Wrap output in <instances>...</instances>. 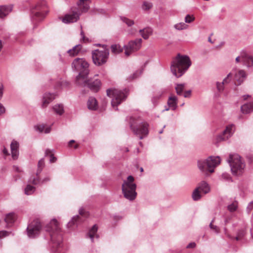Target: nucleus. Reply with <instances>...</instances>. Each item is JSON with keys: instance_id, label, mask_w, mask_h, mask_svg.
I'll return each mask as SVG.
<instances>
[{"instance_id": "obj_5", "label": "nucleus", "mask_w": 253, "mask_h": 253, "mask_svg": "<svg viewBox=\"0 0 253 253\" xmlns=\"http://www.w3.org/2000/svg\"><path fill=\"white\" fill-rule=\"evenodd\" d=\"M220 163L219 157L210 156L206 160L198 161L197 165L201 171L207 173L208 172L212 173L214 168Z\"/></svg>"}, {"instance_id": "obj_46", "label": "nucleus", "mask_w": 253, "mask_h": 253, "mask_svg": "<svg viewBox=\"0 0 253 253\" xmlns=\"http://www.w3.org/2000/svg\"><path fill=\"white\" fill-rule=\"evenodd\" d=\"M245 235V231L243 230H240L237 233V236L236 237V240H240Z\"/></svg>"}, {"instance_id": "obj_2", "label": "nucleus", "mask_w": 253, "mask_h": 253, "mask_svg": "<svg viewBox=\"0 0 253 253\" xmlns=\"http://www.w3.org/2000/svg\"><path fill=\"white\" fill-rule=\"evenodd\" d=\"M90 0H79L77 4L78 7H72L70 11L62 18V21L65 24L77 22L81 13L86 12L89 8Z\"/></svg>"}, {"instance_id": "obj_19", "label": "nucleus", "mask_w": 253, "mask_h": 253, "mask_svg": "<svg viewBox=\"0 0 253 253\" xmlns=\"http://www.w3.org/2000/svg\"><path fill=\"white\" fill-rule=\"evenodd\" d=\"M19 143L15 140H13L10 144L11 156L13 160H16L19 155Z\"/></svg>"}, {"instance_id": "obj_49", "label": "nucleus", "mask_w": 253, "mask_h": 253, "mask_svg": "<svg viewBox=\"0 0 253 253\" xmlns=\"http://www.w3.org/2000/svg\"><path fill=\"white\" fill-rule=\"evenodd\" d=\"M10 234V232L6 231H0V239L2 237L8 236Z\"/></svg>"}, {"instance_id": "obj_47", "label": "nucleus", "mask_w": 253, "mask_h": 253, "mask_svg": "<svg viewBox=\"0 0 253 253\" xmlns=\"http://www.w3.org/2000/svg\"><path fill=\"white\" fill-rule=\"evenodd\" d=\"M44 125L43 124L35 126V129L40 132L44 131Z\"/></svg>"}, {"instance_id": "obj_15", "label": "nucleus", "mask_w": 253, "mask_h": 253, "mask_svg": "<svg viewBox=\"0 0 253 253\" xmlns=\"http://www.w3.org/2000/svg\"><path fill=\"white\" fill-rule=\"evenodd\" d=\"M235 130V126L233 125H230L226 126V129L222 133L217 135L216 140L218 142L227 140L233 134Z\"/></svg>"}, {"instance_id": "obj_64", "label": "nucleus", "mask_w": 253, "mask_h": 253, "mask_svg": "<svg viewBox=\"0 0 253 253\" xmlns=\"http://www.w3.org/2000/svg\"><path fill=\"white\" fill-rule=\"evenodd\" d=\"M75 142V140H70L69 142V144H68V145L71 147V144L72 143H74Z\"/></svg>"}, {"instance_id": "obj_31", "label": "nucleus", "mask_w": 253, "mask_h": 253, "mask_svg": "<svg viewBox=\"0 0 253 253\" xmlns=\"http://www.w3.org/2000/svg\"><path fill=\"white\" fill-rule=\"evenodd\" d=\"M81 45L80 44L76 45L74 46L72 49H69L68 50V53L72 56H74L79 53V52L81 50Z\"/></svg>"}, {"instance_id": "obj_17", "label": "nucleus", "mask_w": 253, "mask_h": 253, "mask_svg": "<svg viewBox=\"0 0 253 253\" xmlns=\"http://www.w3.org/2000/svg\"><path fill=\"white\" fill-rule=\"evenodd\" d=\"M101 82L98 79H88L87 86L94 92H97L100 89Z\"/></svg>"}, {"instance_id": "obj_63", "label": "nucleus", "mask_w": 253, "mask_h": 253, "mask_svg": "<svg viewBox=\"0 0 253 253\" xmlns=\"http://www.w3.org/2000/svg\"><path fill=\"white\" fill-rule=\"evenodd\" d=\"M222 177H224V178H226V179L229 178V176L226 174H223Z\"/></svg>"}, {"instance_id": "obj_41", "label": "nucleus", "mask_w": 253, "mask_h": 253, "mask_svg": "<svg viewBox=\"0 0 253 253\" xmlns=\"http://www.w3.org/2000/svg\"><path fill=\"white\" fill-rule=\"evenodd\" d=\"M194 19L195 17L193 15L187 14L185 17L184 21L185 23H190L192 22Z\"/></svg>"}, {"instance_id": "obj_12", "label": "nucleus", "mask_w": 253, "mask_h": 253, "mask_svg": "<svg viewBox=\"0 0 253 253\" xmlns=\"http://www.w3.org/2000/svg\"><path fill=\"white\" fill-rule=\"evenodd\" d=\"M79 211L80 215H77L72 217L67 225L68 228H74V226L77 227L88 216V213L86 212L83 208L80 209Z\"/></svg>"}, {"instance_id": "obj_61", "label": "nucleus", "mask_w": 253, "mask_h": 253, "mask_svg": "<svg viewBox=\"0 0 253 253\" xmlns=\"http://www.w3.org/2000/svg\"><path fill=\"white\" fill-rule=\"evenodd\" d=\"M13 168L14 170H15L16 171H17L18 172H20V170L17 166H13Z\"/></svg>"}, {"instance_id": "obj_38", "label": "nucleus", "mask_w": 253, "mask_h": 253, "mask_svg": "<svg viewBox=\"0 0 253 253\" xmlns=\"http://www.w3.org/2000/svg\"><path fill=\"white\" fill-rule=\"evenodd\" d=\"M44 167V162L43 159H41L38 162V169L37 170V176L41 173Z\"/></svg>"}, {"instance_id": "obj_60", "label": "nucleus", "mask_w": 253, "mask_h": 253, "mask_svg": "<svg viewBox=\"0 0 253 253\" xmlns=\"http://www.w3.org/2000/svg\"><path fill=\"white\" fill-rule=\"evenodd\" d=\"M2 152L5 155H6V156L9 155L8 150L5 147L3 148V149L2 150Z\"/></svg>"}, {"instance_id": "obj_3", "label": "nucleus", "mask_w": 253, "mask_h": 253, "mask_svg": "<svg viewBox=\"0 0 253 253\" xmlns=\"http://www.w3.org/2000/svg\"><path fill=\"white\" fill-rule=\"evenodd\" d=\"M191 65L190 58L187 55L178 54L171 62L170 70L176 78L181 77Z\"/></svg>"}, {"instance_id": "obj_43", "label": "nucleus", "mask_w": 253, "mask_h": 253, "mask_svg": "<svg viewBox=\"0 0 253 253\" xmlns=\"http://www.w3.org/2000/svg\"><path fill=\"white\" fill-rule=\"evenodd\" d=\"M237 208V204L236 202H234L228 206V210L231 212L234 211H236Z\"/></svg>"}, {"instance_id": "obj_9", "label": "nucleus", "mask_w": 253, "mask_h": 253, "mask_svg": "<svg viewBox=\"0 0 253 253\" xmlns=\"http://www.w3.org/2000/svg\"><path fill=\"white\" fill-rule=\"evenodd\" d=\"M46 3L44 0L40 1L31 10V19L33 22L42 20L48 12Z\"/></svg>"}, {"instance_id": "obj_39", "label": "nucleus", "mask_w": 253, "mask_h": 253, "mask_svg": "<svg viewBox=\"0 0 253 253\" xmlns=\"http://www.w3.org/2000/svg\"><path fill=\"white\" fill-rule=\"evenodd\" d=\"M174 27L177 30H182L187 29L188 26L183 22H180L175 24Z\"/></svg>"}, {"instance_id": "obj_45", "label": "nucleus", "mask_w": 253, "mask_h": 253, "mask_svg": "<svg viewBox=\"0 0 253 253\" xmlns=\"http://www.w3.org/2000/svg\"><path fill=\"white\" fill-rule=\"evenodd\" d=\"M224 84L220 82H216V88L218 91H222L224 89Z\"/></svg>"}, {"instance_id": "obj_23", "label": "nucleus", "mask_w": 253, "mask_h": 253, "mask_svg": "<svg viewBox=\"0 0 253 253\" xmlns=\"http://www.w3.org/2000/svg\"><path fill=\"white\" fill-rule=\"evenodd\" d=\"M12 10L10 6L2 5L0 6V18H2L7 16Z\"/></svg>"}, {"instance_id": "obj_21", "label": "nucleus", "mask_w": 253, "mask_h": 253, "mask_svg": "<svg viewBox=\"0 0 253 253\" xmlns=\"http://www.w3.org/2000/svg\"><path fill=\"white\" fill-rule=\"evenodd\" d=\"M246 77V74L243 70H239L235 75V79L238 83V85L241 84L244 82Z\"/></svg>"}, {"instance_id": "obj_28", "label": "nucleus", "mask_w": 253, "mask_h": 253, "mask_svg": "<svg viewBox=\"0 0 253 253\" xmlns=\"http://www.w3.org/2000/svg\"><path fill=\"white\" fill-rule=\"evenodd\" d=\"M16 219V215L14 212H10L8 213L5 218L4 220L7 224H12L14 222Z\"/></svg>"}, {"instance_id": "obj_16", "label": "nucleus", "mask_w": 253, "mask_h": 253, "mask_svg": "<svg viewBox=\"0 0 253 253\" xmlns=\"http://www.w3.org/2000/svg\"><path fill=\"white\" fill-rule=\"evenodd\" d=\"M88 74V71H85V73L80 72L79 75L76 78L77 84L82 86H87Z\"/></svg>"}, {"instance_id": "obj_48", "label": "nucleus", "mask_w": 253, "mask_h": 253, "mask_svg": "<svg viewBox=\"0 0 253 253\" xmlns=\"http://www.w3.org/2000/svg\"><path fill=\"white\" fill-rule=\"evenodd\" d=\"M231 73H229L227 75V77L223 80V82L222 83L224 84L229 83L231 81Z\"/></svg>"}, {"instance_id": "obj_13", "label": "nucleus", "mask_w": 253, "mask_h": 253, "mask_svg": "<svg viewBox=\"0 0 253 253\" xmlns=\"http://www.w3.org/2000/svg\"><path fill=\"white\" fill-rule=\"evenodd\" d=\"M41 227V224L39 220H34L28 225L27 228L28 236L30 238L36 237L39 234Z\"/></svg>"}, {"instance_id": "obj_54", "label": "nucleus", "mask_w": 253, "mask_h": 253, "mask_svg": "<svg viewBox=\"0 0 253 253\" xmlns=\"http://www.w3.org/2000/svg\"><path fill=\"white\" fill-rule=\"evenodd\" d=\"M162 94H163L162 92H160L158 94L155 95L154 96V97H153L152 100H154L155 99H159L160 97H161V96H162Z\"/></svg>"}, {"instance_id": "obj_40", "label": "nucleus", "mask_w": 253, "mask_h": 253, "mask_svg": "<svg viewBox=\"0 0 253 253\" xmlns=\"http://www.w3.org/2000/svg\"><path fill=\"white\" fill-rule=\"evenodd\" d=\"M153 7L152 3L148 1H144L143 2L142 5V8L144 10H148L152 8Z\"/></svg>"}, {"instance_id": "obj_58", "label": "nucleus", "mask_w": 253, "mask_h": 253, "mask_svg": "<svg viewBox=\"0 0 253 253\" xmlns=\"http://www.w3.org/2000/svg\"><path fill=\"white\" fill-rule=\"evenodd\" d=\"M212 222L213 220L212 221V222H211L210 224V227L211 229H214L215 230V231H217V227L216 226H214L213 225H212Z\"/></svg>"}, {"instance_id": "obj_11", "label": "nucleus", "mask_w": 253, "mask_h": 253, "mask_svg": "<svg viewBox=\"0 0 253 253\" xmlns=\"http://www.w3.org/2000/svg\"><path fill=\"white\" fill-rule=\"evenodd\" d=\"M142 40L141 39H136L129 41L127 44L124 46L126 56H129L132 53L139 50L141 47Z\"/></svg>"}, {"instance_id": "obj_32", "label": "nucleus", "mask_w": 253, "mask_h": 253, "mask_svg": "<svg viewBox=\"0 0 253 253\" xmlns=\"http://www.w3.org/2000/svg\"><path fill=\"white\" fill-rule=\"evenodd\" d=\"M201 192L197 188H196L193 192L192 197L194 201H198L202 197Z\"/></svg>"}, {"instance_id": "obj_20", "label": "nucleus", "mask_w": 253, "mask_h": 253, "mask_svg": "<svg viewBox=\"0 0 253 253\" xmlns=\"http://www.w3.org/2000/svg\"><path fill=\"white\" fill-rule=\"evenodd\" d=\"M55 98L54 94L45 93L43 94L42 100V107L45 108Z\"/></svg>"}, {"instance_id": "obj_10", "label": "nucleus", "mask_w": 253, "mask_h": 253, "mask_svg": "<svg viewBox=\"0 0 253 253\" xmlns=\"http://www.w3.org/2000/svg\"><path fill=\"white\" fill-rule=\"evenodd\" d=\"M103 50L96 49L92 51V58L94 64L101 66L106 63L109 55V50L106 45H103Z\"/></svg>"}, {"instance_id": "obj_50", "label": "nucleus", "mask_w": 253, "mask_h": 253, "mask_svg": "<svg viewBox=\"0 0 253 253\" xmlns=\"http://www.w3.org/2000/svg\"><path fill=\"white\" fill-rule=\"evenodd\" d=\"M253 208V201L251 202L247 208V211L249 213Z\"/></svg>"}, {"instance_id": "obj_42", "label": "nucleus", "mask_w": 253, "mask_h": 253, "mask_svg": "<svg viewBox=\"0 0 253 253\" xmlns=\"http://www.w3.org/2000/svg\"><path fill=\"white\" fill-rule=\"evenodd\" d=\"M122 21L125 23L128 26H131L134 24V22L133 20L129 19L126 17H122Z\"/></svg>"}, {"instance_id": "obj_18", "label": "nucleus", "mask_w": 253, "mask_h": 253, "mask_svg": "<svg viewBox=\"0 0 253 253\" xmlns=\"http://www.w3.org/2000/svg\"><path fill=\"white\" fill-rule=\"evenodd\" d=\"M243 64L248 68L253 67V56L245 51L242 52Z\"/></svg>"}, {"instance_id": "obj_34", "label": "nucleus", "mask_w": 253, "mask_h": 253, "mask_svg": "<svg viewBox=\"0 0 253 253\" xmlns=\"http://www.w3.org/2000/svg\"><path fill=\"white\" fill-rule=\"evenodd\" d=\"M111 51L114 54H118L122 52L123 50V48L119 44H113L111 46Z\"/></svg>"}, {"instance_id": "obj_7", "label": "nucleus", "mask_w": 253, "mask_h": 253, "mask_svg": "<svg viewBox=\"0 0 253 253\" xmlns=\"http://www.w3.org/2000/svg\"><path fill=\"white\" fill-rule=\"evenodd\" d=\"M227 161L230 165L231 170L233 174L239 175L243 172L245 164L238 154H230Z\"/></svg>"}, {"instance_id": "obj_55", "label": "nucleus", "mask_w": 253, "mask_h": 253, "mask_svg": "<svg viewBox=\"0 0 253 253\" xmlns=\"http://www.w3.org/2000/svg\"><path fill=\"white\" fill-rule=\"evenodd\" d=\"M3 85L0 83V99L2 97L3 94Z\"/></svg>"}, {"instance_id": "obj_53", "label": "nucleus", "mask_w": 253, "mask_h": 253, "mask_svg": "<svg viewBox=\"0 0 253 253\" xmlns=\"http://www.w3.org/2000/svg\"><path fill=\"white\" fill-rule=\"evenodd\" d=\"M191 90H188L184 92L183 94V96L185 98L189 97L191 95Z\"/></svg>"}, {"instance_id": "obj_36", "label": "nucleus", "mask_w": 253, "mask_h": 253, "mask_svg": "<svg viewBox=\"0 0 253 253\" xmlns=\"http://www.w3.org/2000/svg\"><path fill=\"white\" fill-rule=\"evenodd\" d=\"M36 188L34 186L28 184L25 188V194L27 195H30L34 193Z\"/></svg>"}, {"instance_id": "obj_33", "label": "nucleus", "mask_w": 253, "mask_h": 253, "mask_svg": "<svg viewBox=\"0 0 253 253\" xmlns=\"http://www.w3.org/2000/svg\"><path fill=\"white\" fill-rule=\"evenodd\" d=\"M53 109L56 114L59 115H61L64 113V107L62 104L55 105L53 106Z\"/></svg>"}, {"instance_id": "obj_57", "label": "nucleus", "mask_w": 253, "mask_h": 253, "mask_svg": "<svg viewBox=\"0 0 253 253\" xmlns=\"http://www.w3.org/2000/svg\"><path fill=\"white\" fill-rule=\"evenodd\" d=\"M196 244L195 243H190L187 246V248H194Z\"/></svg>"}, {"instance_id": "obj_37", "label": "nucleus", "mask_w": 253, "mask_h": 253, "mask_svg": "<svg viewBox=\"0 0 253 253\" xmlns=\"http://www.w3.org/2000/svg\"><path fill=\"white\" fill-rule=\"evenodd\" d=\"M45 156L49 157V161L50 163H54L56 161V158L54 156L52 151L50 149H46L45 151Z\"/></svg>"}, {"instance_id": "obj_59", "label": "nucleus", "mask_w": 253, "mask_h": 253, "mask_svg": "<svg viewBox=\"0 0 253 253\" xmlns=\"http://www.w3.org/2000/svg\"><path fill=\"white\" fill-rule=\"evenodd\" d=\"M51 131V126H48L46 128H44V132L45 133H48Z\"/></svg>"}, {"instance_id": "obj_24", "label": "nucleus", "mask_w": 253, "mask_h": 253, "mask_svg": "<svg viewBox=\"0 0 253 253\" xmlns=\"http://www.w3.org/2000/svg\"><path fill=\"white\" fill-rule=\"evenodd\" d=\"M241 112L243 114H249L253 111V102L245 104L241 107Z\"/></svg>"}, {"instance_id": "obj_52", "label": "nucleus", "mask_w": 253, "mask_h": 253, "mask_svg": "<svg viewBox=\"0 0 253 253\" xmlns=\"http://www.w3.org/2000/svg\"><path fill=\"white\" fill-rule=\"evenodd\" d=\"M235 61L236 63H239L240 62H242V52L241 53L240 56H238L236 58Z\"/></svg>"}, {"instance_id": "obj_26", "label": "nucleus", "mask_w": 253, "mask_h": 253, "mask_svg": "<svg viewBox=\"0 0 253 253\" xmlns=\"http://www.w3.org/2000/svg\"><path fill=\"white\" fill-rule=\"evenodd\" d=\"M177 98L176 96H172L169 98L168 101V105L169 107L173 110H175L177 107Z\"/></svg>"}, {"instance_id": "obj_6", "label": "nucleus", "mask_w": 253, "mask_h": 253, "mask_svg": "<svg viewBox=\"0 0 253 253\" xmlns=\"http://www.w3.org/2000/svg\"><path fill=\"white\" fill-rule=\"evenodd\" d=\"M128 94V90L126 88L123 90L116 88H109L107 90V95L112 98L111 104L113 107H116V110H118V105L126 100Z\"/></svg>"}, {"instance_id": "obj_14", "label": "nucleus", "mask_w": 253, "mask_h": 253, "mask_svg": "<svg viewBox=\"0 0 253 253\" xmlns=\"http://www.w3.org/2000/svg\"><path fill=\"white\" fill-rule=\"evenodd\" d=\"M72 68L80 72L85 73V71H88V63L83 58L75 59L72 64Z\"/></svg>"}, {"instance_id": "obj_8", "label": "nucleus", "mask_w": 253, "mask_h": 253, "mask_svg": "<svg viewBox=\"0 0 253 253\" xmlns=\"http://www.w3.org/2000/svg\"><path fill=\"white\" fill-rule=\"evenodd\" d=\"M129 124L131 130L135 135L139 136L140 139H142L148 135L149 125L147 123H139L138 120L131 118Z\"/></svg>"}, {"instance_id": "obj_51", "label": "nucleus", "mask_w": 253, "mask_h": 253, "mask_svg": "<svg viewBox=\"0 0 253 253\" xmlns=\"http://www.w3.org/2000/svg\"><path fill=\"white\" fill-rule=\"evenodd\" d=\"M50 181V178L49 177H46L42 179H41V185L47 182Z\"/></svg>"}, {"instance_id": "obj_44", "label": "nucleus", "mask_w": 253, "mask_h": 253, "mask_svg": "<svg viewBox=\"0 0 253 253\" xmlns=\"http://www.w3.org/2000/svg\"><path fill=\"white\" fill-rule=\"evenodd\" d=\"M142 71H136L132 75H131L129 77V80L131 81L134 79H136V78H137L139 76V75H140L142 73Z\"/></svg>"}, {"instance_id": "obj_1", "label": "nucleus", "mask_w": 253, "mask_h": 253, "mask_svg": "<svg viewBox=\"0 0 253 253\" xmlns=\"http://www.w3.org/2000/svg\"><path fill=\"white\" fill-rule=\"evenodd\" d=\"M45 230L49 233L51 238V250L55 253H64L62 251V237L57 221L53 219L45 227Z\"/></svg>"}, {"instance_id": "obj_25", "label": "nucleus", "mask_w": 253, "mask_h": 253, "mask_svg": "<svg viewBox=\"0 0 253 253\" xmlns=\"http://www.w3.org/2000/svg\"><path fill=\"white\" fill-rule=\"evenodd\" d=\"M87 105L89 110H95L98 107L97 100L95 98L92 97L89 98L87 103Z\"/></svg>"}, {"instance_id": "obj_30", "label": "nucleus", "mask_w": 253, "mask_h": 253, "mask_svg": "<svg viewBox=\"0 0 253 253\" xmlns=\"http://www.w3.org/2000/svg\"><path fill=\"white\" fill-rule=\"evenodd\" d=\"M28 182L34 185H41V179L40 178L39 174L38 176L37 174L36 175H32L30 177Z\"/></svg>"}, {"instance_id": "obj_62", "label": "nucleus", "mask_w": 253, "mask_h": 253, "mask_svg": "<svg viewBox=\"0 0 253 253\" xmlns=\"http://www.w3.org/2000/svg\"><path fill=\"white\" fill-rule=\"evenodd\" d=\"M81 35L82 36V38L83 40H84L85 36H84V32L83 31H81Z\"/></svg>"}, {"instance_id": "obj_35", "label": "nucleus", "mask_w": 253, "mask_h": 253, "mask_svg": "<svg viewBox=\"0 0 253 253\" xmlns=\"http://www.w3.org/2000/svg\"><path fill=\"white\" fill-rule=\"evenodd\" d=\"M185 88V84H176L175 86V90L176 93L179 95H183V91Z\"/></svg>"}, {"instance_id": "obj_29", "label": "nucleus", "mask_w": 253, "mask_h": 253, "mask_svg": "<svg viewBox=\"0 0 253 253\" xmlns=\"http://www.w3.org/2000/svg\"><path fill=\"white\" fill-rule=\"evenodd\" d=\"M97 231V227L96 225H94L87 234V237H89L91 239L92 242H93L94 237L95 235H96L97 238H98V236L96 235Z\"/></svg>"}, {"instance_id": "obj_27", "label": "nucleus", "mask_w": 253, "mask_h": 253, "mask_svg": "<svg viewBox=\"0 0 253 253\" xmlns=\"http://www.w3.org/2000/svg\"><path fill=\"white\" fill-rule=\"evenodd\" d=\"M152 29L150 28H144L139 30V33L143 39L146 40L149 38L152 34Z\"/></svg>"}, {"instance_id": "obj_56", "label": "nucleus", "mask_w": 253, "mask_h": 253, "mask_svg": "<svg viewBox=\"0 0 253 253\" xmlns=\"http://www.w3.org/2000/svg\"><path fill=\"white\" fill-rule=\"evenodd\" d=\"M5 111L4 107L0 103V115L3 114L5 112Z\"/></svg>"}, {"instance_id": "obj_4", "label": "nucleus", "mask_w": 253, "mask_h": 253, "mask_svg": "<svg viewBox=\"0 0 253 253\" xmlns=\"http://www.w3.org/2000/svg\"><path fill=\"white\" fill-rule=\"evenodd\" d=\"M134 177L129 175L126 180L124 181L122 186V193L124 197L131 201L134 200L137 195L136 185L134 183Z\"/></svg>"}, {"instance_id": "obj_22", "label": "nucleus", "mask_w": 253, "mask_h": 253, "mask_svg": "<svg viewBox=\"0 0 253 253\" xmlns=\"http://www.w3.org/2000/svg\"><path fill=\"white\" fill-rule=\"evenodd\" d=\"M197 188L204 194H207L210 191L209 185L205 181H202L199 183Z\"/></svg>"}]
</instances>
